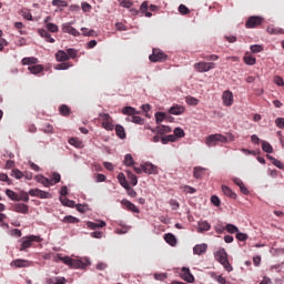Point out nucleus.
Masks as SVG:
<instances>
[{
	"label": "nucleus",
	"instance_id": "nucleus-1",
	"mask_svg": "<svg viewBox=\"0 0 284 284\" xmlns=\"http://www.w3.org/2000/svg\"><path fill=\"white\" fill-rule=\"evenodd\" d=\"M59 261H62V263L69 265V267H74V270H85L90 265L88 260H74L70 256L59 257Z\"/></svg>",
	"mask_w": 284,
	"mask_h": 284
},
{
	"label": "nucleus",
	"instance_id": "nucleus-2",
	"mask_svg": "<svg viewBox=\"0 0 284 284\" xmlns=\"http://www.w3.org/2000/svg\"><path fill=\"white\" fill-rule=\"evenodd\" d=\"M214 257L217 263L223 265L226 272H232V264H230V260H227V252H225V248H220L217 252H215Z\"/></svg>",
	"mask_w": 284,
	"mask_h": 284
},
{
	"label": "nucleus",
	"instance_id": "nucleus-3",
	"mask_svg": "<svg viewBox=\"0 0 284 284\" xmlns=\"http://www.w3.org/2000/svg\"><path fill=\"white\" fill-rule=\"evenodd\" d=\"M21 246L20 252H26L28 248L32 247V243H41V237L37 235L24 236L20 240Z\"/></svg>",
	"mask_w": 284,
	"mask_h": 284
},
{
	"label": "nucleus",
	"instance_id": "nucleus-4",
	"mask_svg": "<svg viewBox=\"0 0 284 284\" xmlns=\"http://www.w3.org/2000/svg\"><path fill=\"white\" fill-rule=\"evenodd\" d=\"M205 143L209 148H214L219 143H227V138L223 134H211L206 138Z\"/></svg>",
	"mask_w": 284,
	"mask_h": 284
},
{
	"label": "nucleus",
	"instance_id": "nucleus-5",
	"mask_svg": "<svg viewBox=\"0 0 284 284\" xmlns=\"http://www.w3.org/2000/svg\"><path fill=\"white\" fill-rule=\"evenodd\" d=\"M216 68V63L214 62H196L194 64V70L196 72L203 73V72H210V70H214Z\"/></svg>",
	"mask_w": 284,
	"mask_h": 284
},
{
	"label": "nucleus",
	"instance_id": "nucleus-6",
	"mask_svg": "<svg viewBox=\"0 0 284 284\" xmlns=\"http://www.w3.org/2000/svg\"><path fill=\"white\" fill-rule=\"evenodd\" d=\"M263 21L264 19L261 16H251L245 22V28H248V29L258 28V26L263 24Z\"/></svg>",
	"mask_w": 284,
	"mask_h": 284
},
{
	"label": "nucleus",
	"instance_id": "nucleus-7",
	"mask_svg": "<svg viewBox=\"0 0 284 284\" xmlns=\"http://www.w3.org/2000/svg\"><path fill=\"white\" fill-rule=\"evenodd\" d=\"M149 59L152 63L163 62L168 61V55L159 49H153V53L149 57Z\"/></svg>",
	"mask_w": 284,
	"mask_h": 284
},
{
	"label": "nucleus",
	"instance_id": "nucleus-8",
	"mask_svg": "<svg viewBox=\"0 0 284 284\" xmlns=\"http://www.w3.org/2000/svg\"><path fill=\"white\" fill-rule=\"evenodd\" d=\"M99 116L103 120L102 128L112 132L114 130V124L112 123V116L109 113H100Z\"/></svg>",
	"mask_w": 284,
	"mask_h": 284
},
{
	"label": "nucleus",
	"instance_id": "nucleus-9",
	"mask_svg": "<svg viewBox=\"0 0 284 284\" xmlns=\"http://www.w3.org/2000/svg\"><path fill=\"white\" fill-rule=\"evenodd\" d=\"M30 196H37V199H52V194L47 191H42L41 189H30Z\"/></svg>",
	"mask_w": 284,
	"mask_h": 284
},
{
	"label": "nucleus",
	"instance_id": "nucleus-10",
	"mask_svg": "<svg viewBox=\"0 0 284 284\" xmlns=\"http://www.w3.org/2000/svg\"><path fill=\"white\" fill-rule=\"evenodd\" d=\"M222 101L225 108H231V105L234 104V94L232 93V91L230 90L224 91L222 94Z\"/></svg>",
	"mask_w": 284,
	"mask_h": 284
},
{
	"label": "nucleus",
	"instance_id": "nucleus-11",
	"mask_svg": "<svg viewBox=\"0 0 284 284\" xmlns=\"http://www.w3.org/2000/svg\"><path fill=\"white\" fill-rule=\"evenodd\" d=\"M145 129L151 130V132H153V134H160L161 136H163V134H170V132H172V128H170L168 125H159V126H156V129L145 126Z\"/></svg>",
	"mask_w": 284,
	"mask_h": 284
},
{
	"label": "nucleus",
	"instance_id": "nucleus-12",
	"mask_svg": "<svg viewBox=\"0 0 284 284\" xmlns=\"http://www.w3.org/2000/svg\"><path fill=\"white\" fill-rule=\"evenodd\" d=\"M62 32L67 34H72V37H81V33L79 30H77L74 27L70 26V23H63L62 24Z\"/></svg>",
	"mask_w": 284,
	"mask_h": 284
},
{
	"label": "nucleus",
	"instance_id": "nucleus-13",
	"mask_svg": "<svg viewBox=\"0 0 284 284\" xmlns=\"http://www.w3.org/2000/svg\"><path fill=\"white\" fill-rule=\"evenodd\" d=\"M121 205H123L124 210H128L129 212H133L134 214H139L141 211L134 203L130 202L129 200H122Z\"/></svg>",
	"mask_w": 284,
	"mask_h": 284
},
{
	"label": "nucleus",
	"instance_id": "nucleus-14",
	"mask_svg": "<svg viewBox=\"0 0 284 284\" xmlns=\"http://www.w3.org/2000/svg\"><path fill=\"white\" fill-rule=\"evenodd\" d=\"M142 171L145 174H159V168L152 163H144L142 164Z\"/></svg>",
	"mask_w": 284,
	"mask_h": 284
},
{
	"label": "nucleus",
	"instance_id": "nucleus-15",
	"mask_svg": "<svg viewBox=\"0 0 284 284\" xmlns=\"http://www.w3.org/2000/svg\"><path fill=\"white\" fill-rule=\"evenodd\" d=\"M13 212H18V214H28V212H30V206L23 203H17L13 205Z\"/></svg>",
	"mask_w": 284,
	"mask_h": 284
},
{
	"label": "nucleus",
	"instance_id": "nucleus-16",
	"mask_svg": "<svg viewBox=\"0 0 284 284\" xmlns=\"http://www.w3.org/2000/svg\"><path fill=\"white\" fill-rule=\"evenodd\" d=\"M30 261L28 260H21V258H18V260H13L11 262V267H17V268H21V267H30Z\"/></svg>",
	"mask_w": 284,
	"mask_h": 284
},
{
	"label": "nucleus",
	"instance_id": "nucleus-17",
	"mask_svg": "<svg viewBox=\"0 0 284 284\" xmlns=\"http://www.w3.org/2000/svg\"><path fill=\"white\" fill-rule=\"evenodd\" d=\"M182 278L186 281V283H194V275H192V272H190L187 267L182 268Z\"/></svg>",
	"mask_w": 284,
	"mask_h": 284
},
{
	"label": "nucleus",
	"instance_id": "nucleus-18",
	"mask_svg": "<svg viewBox=\"0 0 284 284\" xmlns=\"http://www.w3.org/2000/svg\"><path fill=\"white\" fill-rule=\"evenodd\" d=\"M34 179L38 183H41V185H44V187H50L51 185H54V183H52V181H50V179H48L43 175H36Z\"/></svg>",
	"mask_w": 284,
	"mask_h": 284
},
{
	"label": "nucleus",
	"instance_id": "nucleus-19",
	"mask_svg": "<svg viewBox=\"0 0 284 284\" xmlns=\"http://www.w3.org/2000/svg\"><path fill=\"white\" fill-rule=\"evenodd\" d=\"M40 37H42V39H45V41L48 43H54V38H52V34H50V32H48V30L45 29H39L38 30Z\"/></svg>",
	"mask_w": 284,
	"mask_h": 284
},
{
	"label": "nucleus",
	"instance_id": "nucleus-20",
	"mask_svg": "<svg viewBox=\"0 0 284 284\" xmlns=\"http://www.w3.org/2000/svg\"><path fill=\"white\" fill-rule=\"evenodd\" d=\"M105 221L99 220L98 222H87V227L89 230H99L100 227H105Z\"/></svg>",
	"mask_w": 284,
	"mask_h": 284
},
{
	"label": "nucleus",
	"instance_id": "nucleus-21",
	"mask_svg": "<svg viewBox=\"0 0 284 284\" xmlns=\"http://www.w3.org/2000/svg\"><path fill=\"white\" fill-rule=\"evenodd\" d=\"M183 112H185V108H183L182 105H173L169 109V114H174L176 116L183 114Z\"/></svg>",
	"mask_w": 284,
	"mask_h": 284
},
{
	"label": "nucleus",
	"instance_id": "nucleus-22",
	"mask_svg": "<svg viewBox=\"0 0 284 284\" xmlns=\"http://www.w3.org/2000/svg\"><path fill=\"white\" fill-rule=\"evenodd\" d=\"M205 252H207V244H197L193 247V254H197V256L205 254Z\"/></svg>",
	"mask_w": 284,
	"mask_h": 284
},
{
	"label": "nucleus",
	"instance_id": "nucleus-23",
	"mask_svg": "<svg viewBox=\"0 0 284 284\" xmlns=\"http://www.w3.org/2000/svg\"><path fill=\"white\" fill-rule=\"evenodd\" d=\"M197 225V231L200 232V234H203V232H210V230L212 229V225H210L207 221H200Z\"/></svg>",
	"mask_w": 284,
	"mask_h": 284
},
{
	"label": "nucleus",
	"instance_id": "nucleus-24",
	"mask_svg": "<svg viewBox=\"0 0 284 284\" xmlns=\"http://www.w3.org/2000/svg\"><path fill=\"white\" fill-rule=\"evenodd\" d=\"M55 59L59 62H64V61H70V55H68V52L63 51V50H59L55 53Z\"/></svg>",
	"mask_w": 284,
	"mask_h": 284
},
{
	"label": "nucleus",
	"instance_id": "nucleus-25",
	"mask_svg": "<svg viewBox=\"0 0 284 284\" xmlns=\"http://www.w3.org/2000/svg\"><path fill=\"white\" fill-rule=\"evenodd\" d=\"M164 241H166V243L169 245H171L172 247H174V245H176V236H174V234H172V233H166L164 235Z\"/></svg>",
	"mask_w": 284,
	"mask_h": 284
},
{
	"label": "nucleus",
	"instance_id": "nucleus-26",
	"mask_svg": "<svg viewBox=\"0 0 284 284\" xmlns=\"http://www.w3.org/2000/svg\"><path fill=\"white\" fill-rule=\"evenodd\" d=\"M205 174V169L201 166H195L193 169V176L194 179H203V175Z\"/></svg>",
	"mask_w": 284,
	"mask_h": 284
},
{
	"label": "nucleus",
	"instance_id": "nucleus-27",
	"mask_svg": "<svg viewBox=\"0 0 284 284\" xmlns=\"http://www.w3.org/2000/svg\"><path fill=\"white\" fill-rule=\"evenodd\" d=\"M126 176L131 183V185L136 186L139 183V178H136V175L134 173H132V171H126Z\"/></svg>",
	"mask_w": 284,
	"mask_h": 284
},
{
	"label": "nucleus",
	"instance_id": "nucleus-28",
	"mask_svg": "<svg viewBox=\"0 0 284 284\" xmlns=\"http://www.w3.org/2000/svg\"><path fill=\"white\" fill-rule=\"evenodd\" d=\"M29 72L31 74H41V71L43 70V65L41 64H33L28 68Z\"/></svg>",
	"mask_w": 284,
	"mask_h": 284
},
{
	"label": "nucleus",
	"instance_id": "nucleus-29",
	"mask_svg": "<svg viewBox=\"0 0 284 284\" xmlns=\"http://www.w3.org/2000/svg\"><path fill=\"white\" fill-rule=\"evenodd\" d=\"M222 192L225 194V196H229V199H236V193H234L233 190L226 185L222 186Z\"/></svg>",
	"mask_w": 284,
	"mask_h": 284
},
{
	"label": "nucleus",
	"instance_id": "nucleus-30",
	"mask_svg": "<svg viewBox=\"0 0 284 284\" xmlns=\"http://www.w3.org/2000/svg\"><path fill=\"white\" fill-rule=\"evenodd\" d=\"M115 134L116 136H119V139H125L126 134L123 125L121 124L115 125Z\"/></svg>",
	"mask_w": 284,
	"mask_h": 284
},
{
	"label": "nucleus",
	"instance_id": "nucleus-31",
	"mask_svg": "<svg viewBox=\"0 0 284 284\" xmlns=\"http://www.w3.org/2000/svg\"><path fill=\"white\" fill-rule=\"evenodd\" d=\"M21 63L22 65H37L39 60L37 58H23Z\"/></svg>",
	"mask_w": 284,
	"mask_h": 284
},
{
	"label": "nucleus",
	"instance_id": "nucleus-32",
	"mask_svg": "<svg viewBox=\"0 0 284 284\" xmlns=\"http://www.w3.org/2000/svg\"><path fill=\"white\" fill-rule=\"evenodd\" d=\"M175 141H176V138L174 134H170V135L161 138V143L163 145H168V143H174Z\"/></svg>",
	"mask_w": 284,
	"mask_h": 284
},
{
	"label": "nucleus",
	"instance_id": "nucleus-33",
	"mask_svg": "<svg viewBox=\"0 0 284 284\" xmlns=\"http://www.w3.org/2000/svg\"><path fill=\"white\" fill-rule=\"evenodd\" d=\"M118 181L122 187H128L130 183L128 182V179H125V174L119 173L118 174Z\"/></svg>",
	"mask_w": 284,
	"mask_h": 284
},
{
	"label": "nucleus",
	"instance_id": "nucleus-34",
	"mask_svg": "<svg viewBox=\"0 0 284 284\" xmlns=\"http://www.w3.org/2000/svg\"><path fill=\"white\" fill-rule=\"evenodd\" d=\"M122 113L128 114V116H130V119H132V116H134L136 114V109L132 108V106H124L122 109Z\"/></svg>",
	"mask_w": 284,
	"mask_h": 284
},
{
	"label": "nucleus",
	"instance_id": "nucleus-35",
	"mask_svg": "<svg viewBox=\"0 0 284 284\" xmlns=\"http://www.w3.org/2000/svg\"><path fill=\"white\" fill-rule=\"evenodd\" d=\"M165 119H168V115L164 112L155 113V122L158 125H161V123H163V121H165Z\"/></svg>",
	"mask_w": 284,
	"mask_h": 284
},
{
	"label": "nucleus",
	"instance_id": "nucleus-36",
	"mask_svg": "<svg viewBox=\"0 0 284 284\" xmlns=\"http://www.w3.org/2000/svg\"><path fill=\"white\" fill-rule=\"evenodd\" d=\"M262 150H263V152H266L267 154H272V152H274L272 144H270V142H266V141H262Z\"/></svg>",
	"mask_w": 284,
	"mask_h": 284
},
{
	"label": "nucleus",
	"instance_id": "nucleus-37",
	"mask_svg": "<svg viewBox=\"0 0 284 284\" xmlns=\"http://www.w3.org/2000/svg\"><path fill=\"white\" fill-rule=\"evenodd\" d=\"M128 121H132V123H136L138 125H143V123H145V120L139 115H132L131 118H128Z\"/></svg>",
	"mask_w": 284,
	"mask_h": 284
},
{
	"label": "nucleus",
	"instance_id": "nucleus-38",
	"mask_svg": "<svg viewBox=\"0 0 284 284\" xmlns=\"http://www.w3.org/2000/svg\"><path fill=\"white\" fill-rule=\"evenodd\" d=\"M60 201L62 205H65L67 207H74L75 203L72 200L67 199L65 196H60Z\"/></svg>",
	"mask_w": 284,
	"mask_h": 284
},
{
	"label": "nucleus",
	"instance_id": "nucleus-39",
	"mask_svg": "<svg viewBox=\"0 0 284 284\" xmlns=\"http://www.w3.org/2000/svg\"><path fill=\"white\" fill-rule=\"evenodd\" d=\"M123 163L126 165V168H132V165H134V158H132V154H126Z\"/></svg>",
	"mask_w": 284,
	"mask_h": 284
},
{
	"label": "nucleus",
	"instance_id": "nucleus-40",
	"mask_svg": "<svg viewBox=\"0 0 284 284\" xmlns=\"http://www.w3.org/2000/svg\"><path fill=\"white\" fill-rule=\"evenodd\" d=\"M6 194L11 201H19V194H17L14 191L7 189Z\"/></svg>",
	"mask_w": 284,
	"mask_h": 284
},
{
	"label": "nucleus",
	"instance_id": "nucleus-41",
	"mask_svg": "<svg viewBox=\"0 0 284 284\" xmlns=\"http://www.w3.org/2000/svg\"><path fill=\"white\" fill-rule=\"evenodd\" d=\"M268 34H284V30L281 28L267 27Z\"/></svg>",
	"mask_w": 284,
	"mask_h": 284
},
{
	"label": "nucleus",
	"instance_id": "nucleus-42",
	"mask_svg": "<svg viewBox=\"0 0 284 284\" xmlns=\"http://www.w3.org/2000/svg\"><path fill=\"white\" fill-rule=\"evenodd\" d=\"M59 112L62 116H70V108L65 104H62L60 108H59Z\"/></svg>",
	"mask_w": 284,
	"mask_h": 284
},
{
	"label": "nucleus",
	"instance_id": "nucleus-43",
	"mask_svg": "<svg viewBox=\"0 0 284 284\" xmlns=\"http://www.w3.org/2000/svg\"><path fill=\"white\" fill-rule=\"evenodd\" d=\"M244 63H246V65H254L256 63V58H254L250 54H245L244 55Z\"/></svg>",
	"mask_w": 284,
	"mask_h": 284
},
{
	"label": "nucleus",
	"instance_id": "nucleus-44",
	"mask_svg": "<svg viewBox=\"0 0 284 284\" xmlns=\"http://www.w3.org/2000/svg\"><path fill=\"white\" fill-rule=\"evenodd\" d=\"M225 230L229 234H236L239 232V227L234 224H226Z\"/></svg>",
	"mask_w": 284,
	"mask_h": 284
},
{
	"label": "nucleus",
	"instance_id": "nucleus-45",
	"mask_svg": "<svg viewBox=\"0 0 284 284\" xmlns=\"http://www.w3.org/2000/svg\"><path fill=\"white\" fill-rule=\"evenodd\" d=\"M52 6H57L58 8H68V1H65V0H52Z\"/></svg>",
	"mask_w": 284,
	"mask_h": 284
},
{
	"label": "nucleus",
	"instance_id": "nucleus-46",
	"mask_svg": "<svg viewBox=\"0 0 284 284\" xmlns=\"http://www.w3.org/2000/svg\"><path fill=\"white\" fill-rule=\"evenodd\" d=\"M30 193L26 192V191H21L20 195H19V201H24V203H29L30 202Z\"/></svg>",
	"mask_w": 284,
	"mask_h": 284
},
{
	"label": "nucleus",
	"instance_id": "nucleus-47",
	"mask_svg": "<svg viewBox=\"0 0 284 284\" xmlns=\"http://www.w3.org/2000/svg\"><path fill=\"white\" fill-rule=\"evenodd\" d=\"M62 223H79V219L72 215H67L63 217Z\"/></svg>",
	"mask_w": 284,
	"mask_h": 284
},
{
	"label": "nucleus",
	"instance_id": "nucleus-48",
	"mask_svg": "<svg viewBox=\"0 0 284 284\" xmlns=\"http://www.w3.org/2000/svg\"><path fill=\"white\" fill-rule=\"evenodd\" d=\"M70 68H72V63L62 62V63L57 64L55 70H68Z\"/></svg>",
	"mask_w": 284,
	"mask_h": 284
},
{
	"label": "nucleus",
	"instance_id": "nucleus-49",
	"mask_svg": "<svg viewBox=\"0 0 284 284\" xmlns=\"http://www.w3.org/2000/svg\"><path fill=\"white\" fill-rule=\"evenodd\" d=\"M185 102L187 103V105H199V99L192 95L186 97Z\"/></svg>",
	"mask_w": 284,
	"mask_h": 284
},
{
	"label": "nucleus",
	"instance_id": "nucleus-50",
	"mask_svg": "<svg viewBox=\"0 0 284 284\" xmlns=\"http://www.w3.org/2000/svg\"><path fill=\"white\" fill-rule=\"evenodd\" d=\"M173 134L176 139H183V136H185V131H183L181 128H175Z\"/></svg>",
	"mask_w": 284,
	"mask_h": 284
},
{
	"label": "nucleus",
	"instance_id": "nucleus-51",
	"mask_svg": "<svg viewBox=\"0 0 284 284\" xmlns=\"http://www.w3.org/2000/svg\"><path fill=\"white\" fill-rule=\"evenodd\" d=\"M11 176H13L14 179L20 180V179H23L24 173L21 172V171H19V169H14V170H12V172H11Z\"/></svg>",
	"mask_w": 284,
	"mask_h": 284
},
{
	"label": "nucleus",
	"instance_id": "nucleus-52",
	"mask_svg": "<svg viewBox=\"0 0 284 284\" xmlns=\"http://www.w3.org/2000/svg\"><path fill=\"white\" fill-rule=\"evenodd\" d=\"M273 81H274L275 85H278L280 88H284V80L281 75H275L273 78Z\"/></svg>",
	"mask_w": 284,
	"mask_h": 284
},
{
	"label": "nucleus",
	"instance_id": "nucleus-53",
	"mask_svg": "<svg viewBox=\"0 0 284 284\" xmlns=\"http://www.w3.org/2000/svg\"><path fill=\"white\" fill-rule=\"evenodd\" d=\"M49 181H51L53 185H57V183L61 181V174L54 172Z\"/></svg>",
	"mask_w": 284,
	"mask_h": 284
},
{
	"label": "nucleus",
	"instance_id": "nucleus-54",
	"mask_svg": "<svg viewBox=\"0 0 284 284\" xmlns=\"http://www.w3.org/2000/svg\"><path fill=\"white\" fill-rule=\"evenodd\" d=\"M251 52H253L254 54H258V52H263V45L261 44L251 45Z\"/></svg>",
	"mask_w": 284,
	"mask_h": 284
},
{
	"label": "nucleus",
	"instance_id": "nucleus-55",
	"mask_svg": "<svg viewBox=\"0 0 284 284\" xmlns=\"http://www.w3.org/2000/svg\"><path fill=\"white\" fill-rule=\"evenodd\" d=\"M47 30L49 32H59V27L52 22L47 23Z\"/></svg>",
	"mask_w": 284,
	"mask_h": 284
},
{
	"label": "nucleus",
	"instance_id": "nucleus-56",
	"mask_svg": "<svg viewBox=\"0 0 284 284\" xmlns=\"http://www.w3.org/2000/svg\"><path fill=\"white\" fill-rule=\"evenodd\" d=\"M124 190H126V193L129 196H131V199H136L138 194L132 186L129 185Z\"/></svg>",
	"mask_w": 284,
	"mask_h": 284
},
{
	"label": "nucleus",
	"instance_id": "nucleus-57",
	"mask_svg": "<svg viewBox=\"0 0 284 284\" xmlns=\"http://www.w3.org/2000/svg\"><path fill=\"white\" fill-rule=\"evenodd\" d=\"M201 59H205L206 61H219V55L217 54H211V55L202 54Z\"/></svg>",
	"mask_w": 284,
	"mask_h": 284
},
{
	"label": "nucleus",
	"instance_id": "nucleus-58",
	"mask_svg": "<svg viewBox=\"0 0 284 284\" xmlns=\"http://www.w3.org/2000/svg\"><path fill=\"white\" fill-rule=\"evenodd\" d=\"M43 132H45V134H52V132H54V126H52V124H44L42 128Z\"/></svg>",
	"mask_w": 284,
	"mask_h": 284
},
{
	"label": "nucleus",
	"instance_id": "nucleus-59",
	"mask_svg": "<svg viewBox=\"0 0 284 284\" xmlns=\"http://www.w3.org/2000/svg\"><path fill=\"white\" fill-rule=\"evenodd\" d=\"M154 278L155 281H165V278H168V273H155Z\"/></svg>",
	"mask_w": 284,
	"mask_h": 284
},
{
	"label": "nucleus",
	"instance_id": "nucleus-60",
	"mask_svg": "<svg viewBox=\"0 0 284 284\" xmlns=\"http://www.w3.org/2000/svg\"><path fill=\"white\" fill-rule=\"evenodd\" d=\"M67 54H68L69 59H77L78 52L75 49H68Z\"/></svg>",
	"mask_w": 284,
	"mask_h": 284
},
{
	"label": "nucleus",
	"instance_id": "nucleus-61",
	"mask_svg": "<svg viewBox=\"0 0 284 284\" xmlns=\"http://www.w3.org/2000/svg\"><path fill=\"white\" fill-rule=\"evenodd\" d=\"M179 12L180 14H190V9L185 4H180Z\"/></svg>",
	"mask_w": 284,
	"mask_h": 284
},
{
	"label": "nucleus",
	"instance_id": "nucleus-62",
	"mask_svg": "<svg viewBox=\"0 0 284 284\" xmlns=\"http://www.w3.org/2000/svg\"><path fill=\"white\" fill-rule=\"evenodd\" d=\"M275 125L280 128V130H284V118H277L275 120Z\"/></svg>",
	"mask_w": 284,
	"mask_h": 284
},
{
	"label": "nucleus",
	"instance_id": "nucleus-63",
	"mask_svg": "<svg viewBox=\"0 0 284 284\" xmlns=\"http://www.w3.org/2000/svg\"><path fill=\"white\" fill-rule=\"evenodd\" d=\"M236 239L237 241H247L248 236L245 233L236 232Z\"/></svg>",
	"mask_w": 284,
	"mask_h": 284
},
{
	"label": "nucleus",
	"instance_id": "nucleus-64",
	"mask_svg": "<svg viewBox=\"0 0 284 284\" xmlns=\"http://www.w3.org/2000/svg\"><path fill=\"white\" fill-rule=\"evenodd\" d=\"M211 203H213L215 205V207H219L221 205V199H219V196L213 195L211 197Z\"/></svg>",
	"mask_w": 284,
	"mask_h": 284
}]
</instances>
